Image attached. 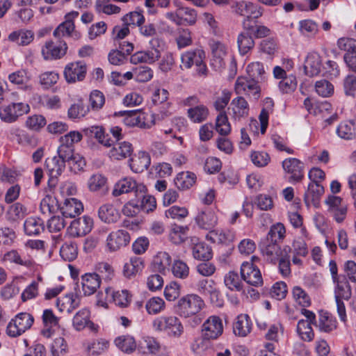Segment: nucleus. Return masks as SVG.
I'll list each match as a JSON object with an SVG mask.
<instances>
[{"instance_id": "44", "label": "nucleus", "mask_w": 356, "mask_h": 356, "mask_svg": "<svg viewBox=\"0 0 356 356\" xmlns=\"http://www.w3.org/2000/svg\"><path fill=\"white\" fill-rule=\"evenodd\" d=\"M126 126L137 127L141 129H148L150 125L145 122V118L143 115L136 111L127 112L123 119Z\"/></svg>"}, {"instance_id": "21", "label": "nucleus", "mask_w": 356, "mask_h": 356, "mask_svg": "<svg viewBox=\"0 0 356 356\" xmlns=\"http://www.w3.org/2000/svg\"><path fill=\"white\" fill-rule=\"evenodd\" d=\"M83 211L82 202L76 198L70 197L65 200L63 205L60 207V212L63 217L75 218Z\"/></svg>"}, {"instance_id": "6", "label": "nucleus", "mask_w": 356, "mask_h": 356, "mask_svg": "<svg viewBox=\"0 0 356 356\" xmlns=\"http://www.w3.org/2000/svg\"><path fill=\"white\" fill-rule=\"evenodd\" d=\"M33 323V318L30 314L20 313L8 323L7 334L12 337H18L29 329Z\"/></svg>"}, {"instance_id": "9", "label": "nucleus", "mask_w": 356, "mask_h": 356, "mask_svg": "<svg viewBox=\"0 0 356 356\" xmlns=\"http://www.w3.org/2000/svg\"><path fill=\"white\" fill-rule=\"evenodd\" d=\"M257 82L254 79L238 77L234 86L235 91L237 94H245L258 99L260 97L261 88Z\"/></svg>"}, {"instance_id": "49", "label": "nucleus", "mask_w": 356, "mask_h": 356, "mask_svg": "<svg viewBox=\"0 0 356 356\" xmlns=\"http://www.w3.org/2000/svg\"><path fill=\"white\" fill-rule=\"evenodd\" d=\"M232 97V92L227 89L222 90L220 95L216 97L213 106L218 113H227L226 107L228 106Z\"/></svg>"}, {"instance_id": "61", "label": "nucleus", "mask_w": 356, "mask_h": 356, "mask_svg": "<svg viewBox=\"0 0 356 356\" xmlns=\"http://www.w3.org/2000/svg\"><path fill=\"white\" fill-rule=\"evenodd\" d=\"M286 236V229L284 225L281 222H277L273 225L266 236L267 239L272 241L280 242L283 241Z\"/></svg>"}, {"instance_id": "43", "label": "nucleus", "mask_w": 356, "mask_h": 356, "mask_svg": "<svg viewBox=\"0 0 356 356\" xmlns=\"http://www.w3.org/2000/svg\"><path fill=\"white\" fill-rule=\"evenodd\" d=\"M172 259L166 252H159L154 257L152 266L155 271L165 273V270L170 266Z\"/></svg>"}, {"instance_id": "20", "label": "nucleus", "mask_w": 356, "mask_h": 356, "mask_svg": "<svg viewBox=\"0 0 356 356\" xmlns=\"http://www.w3.org/2000/svg\"><path fill=\"white\" fill-rule=\"evenodd\" d=\"M261 250L266 260L275 264L282 256V250L278 243L266 239L261 245Z\"/></svg>"}, {"instance_id": "24", "label": "nucleus", "mask_w": 356, "mask_h": 356, "mask_svg": "<svg viewBox=\"0 0 356 356\" xmlns=\"http://www.w3.org/2000/svg\"><path fill=\"white\" fill-rule=\"evenodd\" d=\"M195 222L201 229L209 230L217 225L218 218L213 211L206 209L198 213Z\"/></svg>"}, {"instance_id": "30", "label": "nucleus", "mask_w": 356, "mask_h": 356, "mask_svg": "<svg viewBox=\"0 0 356 356\" xmlns=\"http://www.w3.org/2000/svg\"><path fill=\"white\" fill-rule=\"evenodd\" d=\"M191 241L193 244V256L195 259L208 261L212 257V251L208 245L200 242L197 238H192Z\"/></svg>"}, {"instance_id": "1", "label": "nucleus", "mask_w": 356, "mask_h": 356, "mask_svg": "<svg viewBox=\"0 0 356 356\" xmlns=\"http://www.w3.org/2000/svg\"><path fill=\"white\" fill-rule=\"evenodd\" d=\"M152 328L158 332H165L170 337L179 339L184 332L180 319L174 315H163L152 321Z\"/></svg>"}, {"instance_id": "59", "label": "nucleus", "mask_w": 356, "mask_h": 356, "mask_svg": "<svg viewBox=\"0 0 356 356\" xmlns=\"http://www.w3.org/2000/svg\"><path fill=\"white\" fill-rule=\"evenodd\" d=\"M216 130L221 136H227L231 132V124L227 113H218L216 118Z\"/></svg>"}, {"instance_id": "45", "label": "nucleus", "mask_w": 356, "mask_h": 356, "mask_svg": "<svg viewBox=\"0 0 356 356\" xmlns=\"http://www.w3.org/2000/svg\"><path fill=\"white\" fill-rule=\"evenodd\" d=\"M59 209L58 201L54 196L47 195L40 203V211L43 215L49 216L54 213Z\"/></svg>"}, {"instance_id": "36", "label": "nucleus", "mask_w": 356, "mask_h": 356, "mask_svg": "<svg viewBox=\"0 0 356 356\" xmlns=\"http://www.w3.org/2000/svg\"><path fill=\"white\" fill-rule=\"evenodd\" d=\"M80 305V300L78 296L72 293L58 298L56 301V305L60 312L66 311L71 313L74 309L77 308Z\"/></svg>"}, {"instance_id": "25", "label": "nucleus", "mask_w": 356, "mask_h": 356, "mask_svg": "<svg viewBox=\"0 0 356 356\" xmlns=\"http://www.w3.org/2000/svg\"><path fill=\"white\" fill-rule=\"evenodd\" d=\"M206 238L212 243L228 244L235 239V232L230 229H213L209 232Z\"/></svg>"}, {"instance_id": "62", "label": "nucleus", "mask_w": 356, "mask_h": 356, "mask_svg": "<svg viewBox=\"0 0 356 356\" xmlns=\"http://www.w3.org/2000/svg\"><path fill=\"white\" fill-rule=\"evenodd\" d=\"M60 254L65 261H73L78 254L76 245L71 241L65 242L60 249Z\"/></svg>"}, {"instance_id": "55", "label": "nucleus", "mask_w": 356, "mask_h": 356, "mask_svg": "<svg viewBox=\"0 0 356 356\" xmlns=\"http://www.w3.org/2000/svg\"><path fill=\"white\" fill-rule=\"evenodd\" d=\"M87 184L91 192L107 190V178L102 174H94L88 179Z\"/></svg>"}, {"instance_id": "53", "label": "nucleus", "mask_w": 356, "mask_h": 356, "mask_svg": "<svg viewBox=\"0 0 356 356\" xmlns=\"http://www.w3.org/2000/svg\"><path fill=\"white\" fill-rule=\"evenodd\" d=\"M246 71L252 79H257V81H265L266 72L263 63L260 62H252L248 65Z\"/></svg>"}, {"instance_id": "37", "label": "nucleus", "mask_w": 356, "mask_h": 356, "mask_svg": "<svg viewBox=\"0 0 356 356\" xmlns=\"http://www.w3.org/2000/svg\"><path fill=\"white\" fill-rule=\"evenodd\" d=\"M86 136L95 138L99 143L105 147L111 146V140L108 134H105L104 129L100 126H92L83 129Z\"/></svg>"}, {"instance_id": "35", "label": "nucleus", "mask_w": 356, "mask_h": 356, "mask_svg": "<svg viewBox=\"0 0 356 356\" xmlns=\"http://www.w3.org/2000/svg\"><path fill=\"white\" fill-rule=\"evenodd\" d=\"M137 187L136 181L131 177H124L120 179L114 185L112 195L114 197L120 196L124 193H129L134 191Z\"/></svg>"}, {"instance_id": "12", "label": "nucleus", "mask_w": 356, "mask_h": 356, "mask_svg": "<svg viewBox=\"0 0 356 356\" xmlns=\"http://www.w3.org/2000/svg\"><path fill=\"white\" fill-rule=\"evenodd\" d=\"M87 67L83 61H76L68 63L64 69V76L69 83L81 81L84 79Z\"/></svg>"}, {"instance_id": "40", "label": "nucleus", "mask_w": 356, "mask_h": 356, "mask_svg": "<svg viewBox=\"0 0 356 356\" xmlns=\"http://www.w3.org/2000/svg\"><path fill=\"white\" fill-rule=\"evenodd\" d=\"M144 267L143 260L139 257H132L126 262L123 267V274L127 278H131L140 272Z\"/></svg>"}, {"instance_id": "28", "label": "nucleus", "mask_w": 356, "mask_h": 356, "mask_svg": "<svg viewBox=\"0 0 356 356\" xmlns=\"http://www.w3.org/2000/svg\"><path fill=\"white\" fill-rule=\"evenodd\" d=\"M100 284V278L97 273H86L81 277L82 291L85 296L95 293Z\"/></svg>"}, {"instance_id": "4", "label": "nucleus", "mask_w": 356, "mask_h": 356, "mask_svg": "<svg viewBox=\"0 0 356 356\" xmlns=\"http://www.w3.org/2000/svg\"><path fill=\"white\" fill-rule=\"evenodd\" d=\"M330 217L337 224H343L348 216V204L343 200L334 195H328L324 201Z\"/></svg>"}, {"instance_id": "7", "label": "nucleus", "mask_w": 356, "mask_h": 356, "mask_svg": "<svg viewBox=\"0 0 356 356\" xmlns=\"http://www.w3.org/2000/svg\"><path fill=\"white\" fill-rule=\"evenodd\" d=\"M29 110L30 107L26 103L12 102L10 104L0 108V118L6 122H14Z\"/></svg>"}, {"instance_id": "54", "label": "nucleus", "mask_w": 356, "mask_h": 356, "mask_svg": "<svg viewBox=\"0 0 356 356\" xmlns=\"http://www.w3.org/2000/svg\"><path fill=\"white\" fill-rule=\"evenodd\" d=\"M111 299L117 306L124 308L129 305L131 295L127 290L114 291L111 289Z\"/></svg>"}, {"instance_id": "57", "label": "nucleus", "mask_w": 356, "mask_h": 356, "mask_svg": "<svg viewBox=\"0 0 356 356\" xmlns=\"http://www.w3.org/2000/svg\"><path fill=\"white\" fill-rule=\"evenodd\" d=\"M188 228L186 226L174 225L169 233V238L175 244L183 243L187 238Z\"/></svg>"}, {"instance_id": "8", "label": "nucleus", "mask_w": 356, "mask_h": 356, "mask_svg": "<svg viewBox=\"0 0 356 356\" xmlns=\"http://www.w3.org/2000/svg\"><path fill=\"white\" fill-rule=\"evenodd\" d=\"M202 337L204 340H215L223 332V324L221 318L217 316H209L202 325Z\"/></svg>"}, {"instance_id": "3", "label": "nucleus", "mask_w": 356, "mask_h": 356, "mask_svg": "<svg viewBox=\"0 0 356 356\" xmlns=\"http://www.w3.org/2000/svg\"><path fill=\"white\" fill-rule=\"evenodd\" d=\"M204 305L203 300L199 296L191 293L178 300L175 309L180 317L188 318L199 313Z\"/></svg>"}, {"instance_id": "13", "label": "nucleus", "mask_w": 356, "mask_h": 356, "mask_svg": "<svg viewBox=\"0 0 356 356\" xmlns=\"http://www.w3.org/2000/svg\"><path fill=\"white\" fill-rule=\"evenodd\" d=\"M236 12L246 19L243 21V27L245 29L250 30L251 26L249 24L251 18L257 19L262 15L260 8L248 1H241L236 4Z\"/></svg>"}, {"instance_id": "63", "label": "nucleus", "mask_w": 356, "mask_h": 356, "mask_svg": "<svg viewBox=\"0 0 356 356\" xmlns=\"http://www.w3.org/2000/svg\"><path fill=\"white\" fill-rule=\"evenodd\" d=\"M165 306L164 300L159 297L151 298L145 304L147 312L151 315H155L161 312L164 310Z\"/></svg>"}, {"instance_id": "31", "label": "nucleus", "mask_w": 356, "mask_h": 356, "mask_svg": "<svg viewBox=\"0 0 356 356\" xmlns=\"http://www.w3.org/2000/svg\"><path fill=\"white\" fill-rule=\"evenodd\" d=\"M315 325L321 332H330L337 327V321L335 318L329 312L320 311L318 319L315 322Z\"/></svg>"}, {"instance_id": "27", "label": "nucleus", "mask_w": 356, "mask_h": 356, "mask_svg": "<svg viewBox=\"0 0 356 356\" xmlns=\"http://www.w3.org/2000/svg\"><path fill=\"white\" fill-rule=\"evenodd\" d=\"M213 60L211 65L220 69L225 66L224 57L227 54V47L219 41H213L211 44Z\"/></svg>"}, {"instance_id": "33", "label": "nucleus", "mask_w": 356, "mask_h": 356, "mask_svg": "<svg viewBox=\"0 0 356 356\" xmlns=\"http://www.w3.org/2000/svg\"><path fill=\"white\" fill-rule=\"evenodd\" d=\"M323 193L324 188L321 184L316 182H310L305 193V201L307 204H313L316 205L318 204L320 197Z\"/></svg>"}, {"instance_id": "64", "label": "nucleus", "mask_w": 356, "mask_h": 356, "mask_svg": "<svg viewBox=\"0 0 356 356\" xmlns=\"http://www.w3.org/2000/svg\"><path fill=\"white\" fill-rule=\"evenodd\" d=\"M316 92L323 97H329L334 94V86L326 79H321L315 83Z\"/></svg>"}, {"instance_id": "39", "label": "nucleus", "mask_w": 356, "mask_h": 356, "mask_svg": "<svg viewBox=\"0 0 356 356\" xmlns=\"http://www.w3.org/2000/svg\"><path fill=\"white\" fill-rule=\"evenodd\" d=\"M8 79L12 84L18 86L24 90H31L32 89L31 85L29 84L30 78L28 76L25 70H19L10 74Z\"/></svg>"}, {"instance_id": "41", "label": "nucleus", "mask_w": 356, "mask_h": 356, "mask_svg": "<svg viewBox=\"0 0 356 356\" xmlns=\"http://www.w3.org/2000/svg\"><path fill=\"white\" fill-rule=\"evenodd\" d=\"M298 31L302 35L314 38L318 33V25L312 19H302L298 22Z\"/></svg>"}, {"instance_id": "32", "label": "nucleus", "mask_w": 356, "mask_h": 356, "mask_svg": "<svg viewBox=\"0 0 356 356\" xmlns=\"http://www.w3.org/2000/svg\"><path fill=\"white\" fill-rule=\"evenodd\" d=\"M234 332L238 337H246L252 330V323L248 314H240L233 326Z\"/></svg>"}, {"instance_id": "16", "label": "nucleus", "mask_w": 356, "mask_h": 356, "mask_svg": "<svg viewBox=\"0 0 356 356\" xmlns=\"http://www.w3.org/2000/svg\"><path fill=\"white\" fill-rule=\"evenodd\" d=\"M284 170L290 175L291 182H298L304 177V164L296 158L286 159L282 162Z\"/></svg>"}, {"instance_id": "18", "label": "nucleus", "mask_w": 356, "mask_h": 356, "mask_svg": "<svg viewBox=\"0 0 356 356\" xmlns=\"http://www.w3.org/2000/svg\"><path fill=\"white\" fill-rule=\"evenodd\" d=\"M45 163L50 177L48 184L50 187H54L56 184V179L63 173L65 168V163L57 156H54L52 158L47 159Z\"/></svg>"}, {"instance_id": "2", "label": "nucleus", "mask_w": 356, "mask_h": 356, "mask_svg": "<svg viewBox=\"0 0 356 356\" xmlns=\"http://www.w3.org/2000/svg\"><path fill=\"white\" fill-rule=\"evenodd\" d=\"M206 54L202 47H196L184 52L181 55V68L190 69L193 65L200 76H206L208 69L205 63Z\"/></svg>"}, {"instance_id": "52", "label": "nucleus", "mask_w": 356, "mask_h": 356, "mask_svg": "<svg viewBox=\"0 0 356 356\" xmlns=\"http://www.w3.org/2000/svg\"><path fill=\"white\" fill-rule=\"evenodd\" d=\"M225 286L232 291H241L243 282L238 274L234 271H229L224 277Z\"/></svg>"}, {"instance_id": "29", "label": "nucleus", "mask_w": 356, "mask_h": 356, "mask_svg": "<svg viewBox=\"0 0 356 356\" xmlns=\"http://www.w3.org/2000/svg\"><path fill=\"white\" fill-rule=\"evenodd\" d=\"M98 216L102 222L109 224L117 222L120 217V214L112 204L106 203L99 208Z\"/></svg>"}, {"instance_id": "17", "label": "nucleus", "mask_w": 356, "mask_h": 356, "mask_svg": "<svg viewBox=\"0 0 356 356\" xmlns=\"http://www.w3.org/2000/svg\"><path fill=\"white\" fill-rule=\"evenodd\" d=\"M67 46L65 42H59L55 44L52 41H47L42 48V54L45 60H56L63 57L67 51Z\"/></svg>"}, {"instance_id": "22", "label": "nucleus", "mask_w": 356, "mask_h": 356, "mask_svg": "<svg viewBox=\"0 0 356 356\" xmlns=\"http://www.w3.org/2000/svg\"><path fill=\"white\" fill-rule=\"evenodd\" d=\"M322 60L319 54L313 51L308 54L304 65L305 74L314 76L321 72Z\"/></svg>"}, {"instance_id": "50", "label": "nucleus", "mask_w": 356, "mask_h": 356, "mask_svg": "<svg viewBox=\"0 0 356 356\" xmlns=\"http://www.w3.org/2000/svg\"><path fill=\"white\" fill-rule=\"evenodd\" d=\"M334 282L337 284L334 290L335 299H349L351 296V289L346 277L337 279Z\"/></svg>"}, {"instance_id": "51", "label": "nucleus", "mask_w": 356, "mask_h": 356, "mask_svg": "<svg viewBox=\"0 0 356 356\" xmlns=\"http://www.w3.org/2000/svg\"><path fill=\"white\" fill-rule=\"evenodd\" d=\"M196 181V175L191 172H182L177 175L175 183L178 188L185 190L191 188Z\"/></svg>"}, {"instance_id": "46", "label": "nucleus", "mask_w": 356, "mask_h": 356, "mask_svg": "<svg viewBox=\"0 0 356 356\" xmlns=\"http://www.w3.org/2000/svg\"><path fill=\"white\" fill-rule=\"evenodd\" d=\"M34 34L31 31L28 30H20L18 31L12 32L8 35V39L15 42L19 45H28L33 40Z\"/></svg>"}, {"instance_id": "48", "label": "nucleus", "mask_w": 356, "mask_h": 356, "mask_svg": "<svg viewBox=\"0 0 356 356\" xmlns=\"http://www.w3.org/2000/svg\"><path fill=\"white\" fill-rule=\"evenodd\" d=\"M355 127L353 121L341 122L336 129L337 136L344 140H352L355 136Z\"/></svg>"}, {"instance_id": "60", "label": "nucleus", "mask_w": 356, "mask_h": 356, "mask_svg": "<svg viewBox=\"0 0 356 356\" xmlns=\"http://www.w3.org/2000/svg\"><path fill=\"white\" fill-rule=\"evenodd\" d=\"M238 48L241 55L249 52L254 46L252 38L248 33H241L237 38Z\"/></svg>"}, {"instance_id": "5", "label": "nucleus", "mask_w": 356, "mask_h": 356, "mask_svg": "<svg viewBox=\"0 0 356 356\" xmlns=\"http://www.w3.org/2000/svg\"><path fill=\"white\" fill-rule=\"evenodd\" d=\"M1 261L6 264H14L26 267L29 269L33 268L36 266L35 261L26 250H11L2 255Z\"/></svg>"}, {"instance_id": "15", "label": "nucleus", "mask_w": 356, "mask_h": 356, "mask_svg": "<svg viewBox=\"0 0 356 356\" xmlns=\"http://www.w3.org/2000/svg\"><path fill=\"white\" fill-rule=\"evenodd\" d=\"M93 227V219L88 216L74 220L67 230L70 236L79 237L88 234Z\"/></svg>"}, {"instance_id": "56", "label": "nucleus", "mask_w": 356, "mask_h": 356, "mask_svg": "<svg viewBox=\"0 0 356 356\" xmlns=\"http://www.w3.org/2000/svg\"><path fill=\"white\" fill-rule=\"evenodd\" d=\"M296 331L302 340L307 342L312 341L314 338V332L311 323L305 320H300L297 324Z\"/></svg>"}, {"instance_id": "34", "label": "nucleus", "mask_w": 356, "mask_h": 356, "mask_svg": "<svg viewBox=\"0 0 356 356\" xmlns=\"http://www.w3.org/2000/svg\"><path fill=\"white\" fill-rule=\"evenodd\" d=\"M160 58V52L154 49L152 51H140L134 54L130 60L131 63L138 64L139 63H153Z\"/></svg>"}, {"instance_id": "26", "label": "nucleus", "mask_w": 356, "mask_h": 356, "mask_svg": "<svg viewBox=\"0 0 356 356\" xmlns=\"http://www.w3.org/2000/svg\"><path fill=\"white\" fill-rule=\"evenodd\" d=\"M132 152V145L124 141L114 144L108 152V156L111 159L122 160L130 156Z\"/></svg>"}, {"instance_id": "47", "label": "nucleus", "mask_w": 356, "mask_h": 356, "mask_svg": "<svg viewBox=\"0 0 356 356\" xmlns=\"http://www.w3.org/2000/svg\"><path fill=\"white\" fill-rule=\"evenodd\" d=\"M115 346L125 353H132L136 348L134 338L129 335H123L115 339Z\"/></svg>"}, {"instance_id": "10", "label": "nucleus", "mask_w": 356, "mask_h": 356, "mask_svg": "<svg viewBox=\"0 0 356 356\" xmlns=\"http://www.w3.org/2000/svg\"><path fill=\"white\" fill-rule=\"evenodd\" d=\"M242 278L248 284L258 287L263 284V278L259 268L252 262H243L241 266Z\"/></svg>"}, {"instance_id": "14", "label": "nucleus", "mask_w": 356, "mask_h": 356, "mask_svg": "<svg viewBox=\"0 0 356 356\" xmlns=\"http://www.w3.org/2000/svg\"><path fill=\"white\" fill-rule=\"evenodd\" d=\"M106 241L107 250L113 252L127 246L130 242V236L127 231L118 229L111 232Z\"/></svg>"}, {"instance_id": "58", "label": "nucleus", "mask_w": 356, "mask_h": 356, "mask_svg": "<svg viewBox=\"0 0 356 356\" xmlns=\"http://www.w3.org/2000/svg\"><path fill=\"white\" fill-rule=\"evenodd\" d=\"M171 272L176 278L184 280L189 275V267L186 262L176 259L171 265Z\"/></svg>"}, {"instance_id": "23", "label": "nucleus", "mask_w": 356, "mask_h": 356, "mask_svg": "<svg viewBox=\"0 0 356 356\" xmlns=\"http://www.w3.org/2000/svg\"><path fill=\"white\" fill-rule=\"evenodd\" d=\"M90 312L87 308H83L79 310L73 318V327L77 331L83 330L88 326L90 330L95 331L97 327L95 325L90 321Z\"/></svg>"}, {"instance_id": "38", "label": "nucleus", "mask_w": 356, "mask_h": 356, "mask_svg": "<svg viewBox=\"0 0 356 356\" xmlns=\"http://www.w3.org/2000/svg\"><path fill=\"white\" fill-rule=\"evenodd\" d=\"M187 115L193 123H201L208 118L209 110L207 106L199 104L188 108Z\"/></svg>"}, {"instance_id": "42", "label": "nucleus", "mask_w": 356, "mask_h": 356, "mask_svg": "<svg viewBox=\"0 0 356 356\" xmlns=\"http://www.w3.org/2000/svg\"><path fill=\"white\" fill-rule=\"evenodd\" d=\"M24 229L29 236L38 235L44 230V222L39 218L30 217L25 220Z\"/></svg>"}, {"instance_id": "11", "label": "nucleus", "mask_w": 356, "mask_h": 356, "mask_svg": "<svg viewBox=\"0 0 356 356\" xmlns=\"http://www.w3.org/2000/svg\"><path fill=\"white\" fill-rule=\"evenodd\" d=\"M249 104L243 97L234 98L228 107L229 114L234 122H240L246 118L249 114Z\"/></svg>"}, {"instance_id": "19", "label": "nucleus", "mask_w": 356, "mask_h": 356, "mask_svg": "<svg viewBox=\"0 0 356 356\" xmlns=\"http://www.w3.org/2000/svg\"><path fill=\"white\" fill-rule=\"evenodd\" d=\"M151 163L149 154L145 151H140L129 160L131 170L136 173H140L147 170Z\"/></svg>"}]
</instances>
